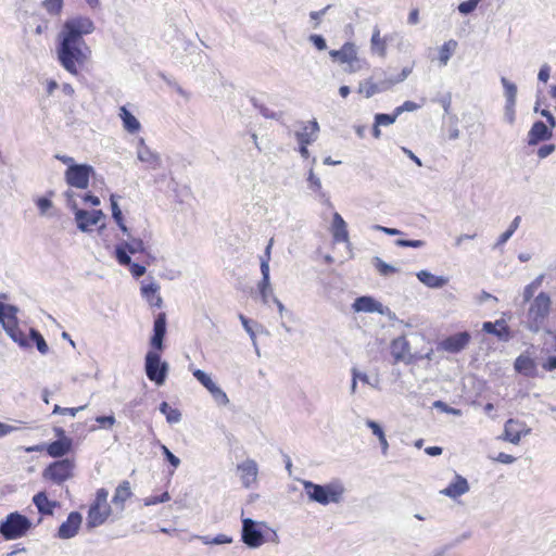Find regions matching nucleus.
Segmentation results:
<instances>
[{
  "instance_id": "1",
  "label": "nucleus",
  "mask_w": 556,
  "mask_h": 556,
  "mask_svg": "<svg viewBox=\"0 0 556 556\" xmlns=\"http://www.w3.org/2000/svg\"><path fill=\"white\" fill-rule=\"evenodd\" d=\"M94 30V24L87 16H75L63 24L56 48L58 60L70 74L77 76L91 56V50L84 36Z\"/></svg>"
},
{
  "instance_id": "2",
  "label": "nucleus",
  "mask_w": 556,
  "mask_h": 556,
  "mask_svg": "<svg viewBox=\"0 0 556 556\" xmlns=\"http://www.w3.org/2000/svg\"><path fill=\"white\" fill-rule=\"evenodd\" d=\"M551 307V296L545 292L539 293L534 298L528 309L526 320L527 328L532 332L546 330L548 325Z\"/></svg>"
},
{
  "instance_id": "3",
  "label": "nucleus",
  "mask_w": 556,
  "mask_h": 556,
  "mask_svg": "<svg viewBox=\"0 0 556 556\" xmlns=\"http://www.w3.org/2000/svg\"><path fill=\"white\" fill-rule=\"evenodd\" d=\"M109 492L104 488L96 491L94 498L87 511V527L89 529L102 526L111 516L112 508L108 502Z\"/></svg>"
},
{
  "instance_id": "4",
  "label": "nucleus",
  "mask_w": 556,
  "mask_h": 556,
  "mask_svg": "<svg viewBox=\"0 0 556 556\" xmlns=\"http://www.w3.org/2000/svg\"><path fill=\"white\" fill-rule=\"evenodd\" d=\"M31 527V521L26 516L14 511L0 522V533L7 541L17 540L25 536Z\"/></svg>"
},
{
  "instance_id": "5",
  "label": "nucleus",
  "mask_w": 556,
  "mask_h": 556,
  "mask_svg": "<svg viewBox=\"0 0 556 556\" xmlns=\"http://www.w3.org/2000/svg\"><path fill=\"white\" fill-rule=\"evenodd\" d=\"M304 490L311 501L319 503L321 505H328L329 503H339L343 494V488L340 485H319L311 481L304 482Z\"/></svg>"
},
{
  "instance_id": "6",
  "label": "nucleus",
  "mask_w": 556,
  "mask_h": 556,
  "mask_svg": "<svg viewBox=\"0 0 556 556\" xmlns=\"http://www.w3.org/2000/svg\"><path fill=\"white\" fill-rule=\"evenodd\" d=\"M76 464L74 458H62L50 463L42 471L46 481L61 485L74 477Z\"/></svg>"
},
{
  "instance_id": "7",
  "label": "nucleus",
  "mask_w": 556,
  "mask_h": 556,
  "mask_svg": "<svg viewBox=\"0 0 556 556\" xmlns=\"http://www.w3.org/2000/svg\"><path fill=\"white\" fill-rule=\"evenodd\" d=\"M0 323L13 341L22 346H29L27 336L20 329L16 308L0 302Z\"/></svg>"
},
{
  "instance_id": "8",
  "label": "nucleus",
  "mask_w": 556,
  "mask_h": 556,
  "mask_svg": "<svg viewBox=\"0 0 556 556\" xmlns=\"http://www.w3.org/2000/svg\"><path fill=\"white\" fill-rule=\"evenodd\" d=\"M329 55L333 62L345 64V72L348 73L358 72L363 67L357 47L353 42H345L339 50H330Z\"/></svg>"
},
{
  "instance_id": "9",
  "label": "nucleus",
  "mask_w": 556,
  "mask_h": 556,
  "mask_svg": "<svg viewBox=\"0 0 556 556\" xmlns=\"http://www.w3.org/2000/svg\"><path fill=\"white\" fill-rule=\"evenodd\" d=\"M410 73V67H404L402 72L394 78H386L379 83H374L370 79L365 80L364 83L359 84L358 92L363 93L366 98H370L378 92L387 91L393 88V86L396 84L405 80Z\"/></svg>"
},
{
  "instance_id": "10",
  "label": "nucleus",
  "mask_w": 556,
  "mask_h": 556,
  "mask_svg": "<svg viewBox=\"0 0 556 556\" xmlns=\"http://www.w3.org/2000/svg\"><path fill=\"white\" fill-rule=\"evenodd\" d=\"M167 364L161 361V352L153 350L147 353L146 374L151 381L159 386L163 384L167 376Z\"/></svg>"
},
{
  "instance_id": "11",
  "label": "nucleus",
  "mask_w": 556,
  "mask_h": 556,
  "mask_svg": "<svg viewBox=\"0 0 556 556\" xmlns=\"http://www.w3.org/2000/svg\"><path fill=\"white\" fill-rule=\"evenodd\" d=\"M541 114L546 117L548 125L539 121L535 122L528 132V144L535 146L541 141L552 138L553 128L556 126V121L553 114L547 110H542Z\"/></svg>"
},
{
  "instance_id": "12",
  "label": "nucleus",
  "mask_w": 556,
  "mask_h": 556,
  "mask_svg": "<svg viewBox=\"0 0 556 556\" xmlns=\"http://www.w3.org/2000/svg\"><path fill=\"white\" fill-rule=\"evenodd\" d=\"M93 168L87 164L70 165L65 172L66 182L77 189H86L89 185Z\"/></svg>"
},
{
  "instance_id": "13",
  "label": "nucleus",
  "mask_w": 556,
  "mask_h": 556,
  "mask_svg": "<svg viewBox=\"0 0 556 556\" xmlns=\"http://www.w3.org/2000/svg\"><path fill=\"white\" fill-rule=\"evenodd\" d=\"M471 341V334L468 331H462L448 336L438 343V350L451 354L462 352Z\"/></svg>"
},
{
  "instance_id": "14",
  "label": "nucleus",
  "mask_w": 556,
  "mask_h": 556,
  "mask_svg": "<svg viewBox=\"0 0 556 556\" xmlns=\"http://www.w3.org/2000/svg\"><path fill=\"white\" fill-rule=\"evenodd\" d=\"M529 432L525 422L517 419H508L504 426V432L501 437L502 440L518 444L522 435Z\"/></svg>"
},
{
  "instance_id": "15",
  "label": "nucleus",
  "mask_w": 556,
  "mask_h": 556,
  "mask_svg": "<svg viewBox=\"0 0 556 556\" xmlns=\"http://www.w3.org/2000/svg\"><path fill=\"white\" fill-rule=\"evenodd\" d=\"M144 251L143 241L141 239H132L130 242L119 244L115 249L116 260L121 265L128 266L130 264V254H136Z\"/></svg>"
},
{
  "instance_id": "16",
  "label": "nucleus",
  "mask_w": 556,
  "mask_h": 556,
  "mask_svg": "<svg viewBox=\"0 0 556 556\" xmlns=\"http://www.w3.org/2000/svg\"><path fill=\"white\" fill-rule=\"evenodd\" d=\"M104 217L101 210H93L91 212L86 210H77L75 213V219L77 226L81 231H90L91 227L98 225V223Z\"/></svg>"
},
{
  "instance_id": "17",
  "label": "nucleus",
  "mask_w": 556,
  "mask_h": 556,
  "mask_svg": "<svg viewBox=\"0 0 556 556\" xmlns=\"http://www.w3.org/2000/svg\"><path fill=\"white\" fill-rule=\"evenodd\" d=\"M166 334V314L160 312L154 319L153 336L150 339V345L153 350L162 352L164 350V338Z\"/></svg>"
},
{
  "instance_id": "18",
  "label": "nucleus",
  "mask_w": 556,
  "mask_h": 556,
  "mask_svg": "<svg viewBox=\"0 0 556 556\" xmlns=\"http://www.w3.org/2000/svg\"><path fill=\"white\" fill-rule=\"evenodd\" d=\"M242 541L250 547H258L264 543V536L252 519L243 520Z\"/></svg>"
},
{
  "instance_id": "19",
  "label": "nucleus",
  "mask_w": 556,
  "mask_h": 556,
  "mask_svg": "<svg viewBox=\"0 0 556 556\" xmlns=\"http://www.w3.org/2000/svg\"><path fill=\"white\" fill-rule=\"evenodd\" d=\"M83 517L78 511L68 514L66 520L59 527L58 536L60 539L74 538L81 526Z\"/></svg>"
},
{
  "instance_id": "20",
  "label": "nucleus",
  "mask_w": 556,
  "mask_h": 556,
  "mask_svg": "<svg viewBox=\"0 0 556 556\" xmlns=\"http://www.w3.org/2000/svg\"><path fill=\"white\" fill-rule=\"evenodd\" d=\"M74 442L72 438H63L46 444L45 451L52 458H62L73 452Z\"/></svg>"
},
{
  "instance_id": "21",
  "label": "nucleus",
  "mask_w": 556,
  "mask_h": 556,
  "mask_svg": "<svg viewBox=\"0 0 556 556\" xmlns=\"http://www.w3.org/2000/svg\"><path fill=\"white\" fill-rule=\"evenodd\" d=\"M330 232L333 243H349V231L345 220L339 213H333L332 223L330 225Z\"/></svg>"
},
{
  "instance_id": "22",
  "label": "nucleus",
  "mask_w": 556,
  "mask_h": 556,
  "mask_svg": "<svg viewBox=\"0 0 556 556\" xmlns=\"http://www.w3.org/2000/svg\"><path fill=\"white\" fill-rule=\"evenodd\" d=\"M238 471L244 488H250L256 482L258 470L254 460L248 459L238 465Z\"/></svg>"
},
{
  "instance_id": "23",
  "label": "nucleus",
  "mask_w": 556,
  "mask_h": 556,
  "mask_svg": "<svg viewBox=\"0 0 556 556\" xmlns=\"http://www.w3.org/2000/svg\"><path fill=\"white\" fill-rule=\"evenodd\" d=\"M468 490L469 484L467 480L464 477L456 475L454 480L445 489L441 491V494H444L452 498H456L467 493Z\"/></svg>"
},
{
  "instance_id": "24",
  "label": "nucleus",
  "mask_w": 556,
  "mask_h": 556,
  "mask_svg": "<svg viewBox=\"0 0 556 556\" xmlns=\"http://www.w3.org/2000/svg\"><path fill=\"white\" fill-rule=\"evenodd\" d=\"M33 503L37 507L38 511L43 516H51L58 502L49 500L46 492L41 491L34 495Z\"/></svg>"
},
{
  "instance_id": "25",
  "label": "nucleus",
  "mask_w": 556,
  "mask_h": 556,
  "mask_svg": "<svg viewBox=\"0 0 556 556\" xmlns=\"http://www.w3.org/2000/svg\"><path fill=\"white\" fill-rule=\"evenodd\" d=\"M193 377L205 388L207 391H210L215 397H223L227 400L226 393L218 388L215 382L212 380V378L204 372L201 369L193 370Z\"/></svg>"
},
{
  "instance_id": "26",
  "label": "nucleus",
  "mask_w": 556,
  "mask_h": 556,
  "mask_svg": "<svg viewBox=\"0 0 556 556\" xmlns=\"http://www.w3.org/2000/svg\"><path fill=\"white\" fill-rule=\"evenodd\" d=\"M132 496L130 482L125 480L115 489L112 502L115 506L124 508L125 503Z\"/></svg>"
},
{
  "instance_id": "27",
  "label": "nucleus",
  "mask_w": 556,
  "mask_h": 556,
  "mask_svg": "<svg viewBox=\"0 0 556 556\" xmlns=\"http://www.w3.org/2000/svg\"><path fill=\"white\" fill-rule=\"evenodd\" d=\"M355 312H381V304L370 296H359L353 303Z\"/></svg>"
},
{
  "instance_id": "28",
  "label": "nucleus",
  "mask_w": 556,
  "mask_h": 556,
  "mask_svg": "<svg viewBox=\"0 0 556 556\" xmlns=\"http://www.w3.org/2000/svg\"><path fill=\"white\" fill-rule=\"evenodd\" d=\"M142 296L148 301L150 306L160 308L163 304L162 298L159 295V286L155 283L144 285L141 288Z\"/></svg>"
},
{
  "instance_id": "29",
  "label": "nucleus",
  "mask_w": 556,
  "mask_h": 556,
  "mask_svg": "<svg viewBox=\"0 0 556 556\" xmlns=\"http://www.w3.org/2000/svg\"><path fill=\"white\" fill-rule=\"evenodd\" d=\"M118 115L123 122L124 128L128 132L137 134L140 130L141 125H140L139 121L127 110L126 106L119 108Z\"/></svg>"
},
{
  "instance_id": "30",
  "label": "nucleus",
  "mask_w": 556,
  "mask_h": 556,
  "mask_svg": "<svg viewBox=\"0 0 556 556\" xmlns=\"http://www.w3.org/2000/svg\"><path fill=\"white\" fill-rule=\"evenodd\" d=\"M482 328L485 332L494 334L498 338L508 337L509 334V327L503 319L496 320L495 323L485 321Z\"/></svg>"
},
{
  "instance_id": "31",
  "label": "nucleus",
  "mask_w": 556,
  "mask_h": 556,
  "mask_svg": "<svg viewBox=\"0 0 556 556\" xmlns=\"http://www.w3.org/2000/svg\"><path fill=\"white\" fill-rule=\"evenodd\" d=\"M535 368L536 366L534 361L529 356L520 355L515 361V369L526 376H533Z\"/></svg>"
},
{
  "instance_id": "32",
  "label": "nucleus",
  "mask_w": 556,
  "mask_h": 556,
  "mask_svg": "<svg viewBox=\"0 0 556 556\" xmlns=\"http://www.w3.org/2000/svg\"><path fill=\"white\" fill-rule=\"evenodd\" d=\"M319 127L316 121L308 122L304 125L302 131L296 134V138L300 143L309 144L314 141V136L318 131Z\"/></svg>"
},
{
  "instance_id": "33",
  "label": "nucleus",
  "mask_w": 556,
  "mask_h": 556,
  "mask_svg": "<svg viewBox=\"0 0 556 556\" xmlns=\"http://www.w3.org/2000/svg\"><path fill=\"white\" fill-rule=\"evenodd\" d=\"M417 278L427 287L441 288L446 283V279L440 276H435L427 270H420L417 274Z\"/></svg>"
},
{
  "instance_id": "34",
  "label": "nucleus",
  "mask_w": 556,
  "mask_h": 556,
  "mask_svg": "<svg viewBox=\"0 0 556 556\" xmlns=\"http://www.w3.org/2000/svg\"><path fill=\"white\" fill-rule=\"evenodd\" d=\"M457 46L458 43L454 39H450L441 46V48L439 49L440 66H445L447 64L448 60L454 54Z\"/></svg>"
},
{
  "instance_id": "35",
  "label": "nucleus",
  "mask_w": 556,
  "mask_h": 556,
  "mask_svg": "<svg viewBox=\"0 0 556 556\" xmlns=\"http://www.w3.org/2000/svg\"><path fill=\"white\" fill-rule=\"evenodd\" d=\"M110 201H111V210H112V216H113V219L115 220V223L117 224V226L119 227V229L124 232V233H128V228L125 224V219H124V216H123V213L117 204V201H116V195L112 194L111 198H110Z\"/></svg>"
},
{
  "instance_id": "36",
  "label": "nucleus",
  "mask_w": 556,
  "mask_h": 556,
  "mask_svg": "<svg viewBox=\"0 0 556 556\" xmlns=\"http://www.w3.org/2000/svg\"><path fill=\"white\" fill-rule=\"evenodd\" d=\"M366 425L368 428L371 429L372 433L378 438L380 445H381V451L386 455L389 450V443L387 441V438H386V434H384L382 428L380 427V425L378 422L370 420V419H368L366 421Z\"/></svg>"
},
{
  "instance_id": "37",
  "label": "nucleus",
  "mask_w": 556,
  "mask_h": 556,
  "mask_svg": "<svg viewBox=\"0 0 556 556\" xmlns=\"http://www.w3.org/2000/svg\"><path fill=\"white\" fill-rule=\"evenodd\" d=\"M370 42H371V49L374 52L378 53L380 56L386 55L387 40L381 37L380 30L378 28L374 29Z\"/></svg>"
},
{
  "instance_id": "38",
  "label": "nucleus",
  "mask_w": 556,
  "mask_h": 556,
  "mask_svg": "<svg viewBox=\"0 0 556 556\" xmlns=\"http://www.w3.org/2000/svg\"><path fill=\"white\" fill-rule=\"evenodd\" d=\"M160 410L166 416L169 424L178 422L181 414L177 408H173L167 402H162Z\"/></svg>"
},
{
  "instance_id": "39",
  "label": "nucleus",
  "mask_w": 556,
  "mask_h": 556,
  "mask_svg": "<svg viewBox=\"0 0 556 556\" xmlns=\"http://www.w3.org/2000/svg\"><path fill=\"white\" fill-rule=\"evenodd\" d=\"M29 334L30 340L36 344L38 351L41 354H47L49 352V346L43 337L41 336V333L38 330L31 328L29 330Z\"/></svg>"
},
{
  "instance_id": "40",
  "label": "nucleus",
  "mask_w": 556,
  "mask_h": 556,
  "mask_svg": "<svg viewBox=\"0 0 556 556\" xmlns=\"http://www.w3.org/2000/svg\"><path fill=\"white\" fill-rule=\"evenodd\" d=\"M43 8L51 15H59L63 9V0H45Z\"/></svg>"
},
{
  "instance_id": "41",
  "label": "nucleus",
  "mask_w": 556,
  "mask_h": 556,
  "mask_svg": "<svg viewBox=\"0 0 556 556\" xmlns=\"http://www.w3.org/2000/svg\"><path fill=\"white\" fill-rule=\"evenodd\" d=\"M170 500L169 493L167 491H164L161 494H152L144 498V505L146 506H152L160 503H165Z\"/></svg>"
},
{
  "instance_id": "42",
  "label": "nucleus",
  "mask_w": 556,
  "mask_h": 556,
  "mask_svg": "<svg viewBox=\"0 0 556 556\" xmlns=\"http://www.w3.org/2000/svg\"><path fill=\"white\" fill-rule=\"evenodd\" d=\"M397 116L399 115L396 114L395 111L392 114L379 113V114H376L375 122H376L377 126H381V125L388 126V125L393 124L396 121Z\"/></svg>"
},
{
  "instance_id": "43",
  "label": "nucleus",
  "mask_w": 556,
  "mask_h": 556,
  "mask_svg": "<svg viewBox=\"0 0 556 556\" xmlns=\"http://www.w3.org/2000/svg\"><path fill=\"white\" fill-rule=\"evenodd\" d=\"M87 405H81L78 407H61L60 405H54L52 414L70 415L72 417H75L78 412L85 409Z\"/></svg>"
},
{
  "instance_id": "44",
  "label": "nucleus",
  "mask_w": 556,
  "mask_h": 556,
  "mask_svg": "<svg viewBox=\"0 0 556 556\" xmlns=\"http://www.w3.org/2000/svg\"><path fill=\"white\" fill-rule=\"evenodd\" d=\"M375 267L379 271V274L382 276L393 275L397 271V269L395 267L384 263L380 258H377L375 261Z\"/></svg>"
},
{
  "instance_id": "45",
  "label": "nucleus",
  "mask_w": 556,
  "mask_h": 556,
  "mask_svg": "<svg viewBox=\"0 0 556 556\" xmlns=\"http://www.w3.org/2000/svg\"><path fill=\"white\" fill-rule=\"evenodd\" d=\"M258 291L263 303H267L268 296L271 293L270 281L261 279V281L258 282Z\"/></svg>"
},
{
  "instance_id": "46",
  "label": "nucleus",
  "mask_w": 556,
  "mask_h": 556,
  "mask_svg": "<svg viewBox=\"0 0 556 556\" xmlns=\"http://www.w3.org/2000/svg\"><path fill=\"white\" fill-rule=\"evenodd\" d=\"M480 1L481 0H466L462 3H459L458 11L462 14H469L472 11H475V9L477 8V5L479 4Z\"/></svg>"
},
{
  "instance_id": "47",
  "label": "nucleus",
  "mask_w": 556,
  "mask_h": 556,
  "mask_svg": "<svg viewBox=\"0 0 556 556\" xmlns=\"http://www.w3.org/2000/svg\"><path fill=\"white\" fill-rule=\"evenodd\" d=\"M502 84L505 88V94L509 101H514L517 94V88L514 84L508 81L505 77L502 78Z\"/></svg>"
},
{
  "instance_id": "48",
  "label": "nucleus",
  "mask_w": 556,
  "mask_h": 556,
  "mask_svg": "<svg viewBox=\"0 0 556 556\" xmlns=\"http://www.w3.org/2000/svg\"><path fill=\"white\" fill-rule=\"evenodd\" d=\"M419 105L413 101H405L402 105L396 106L394 110L397 115H401L403 112H413L417 110Z\"/></svg>"
},
{
  "instance_id": "49",
  "label": "nucleus",
  "mask_w": 556,
  "mask_h": 556,
  "mask_svg": "<svg viewBox=\"0 0 556 556\" xmlns=\"http://www.w3.org/2000/svg\"><path fill=\"white\" fill-rule=\"evenodd\" d=\"M161 450L165 456V458L170 463L174 468H177L180 464V460L177 456H175L165 445L161 446Z\"/></svg>"
},
{
  "instance_id": "50",
  "label": "nucleus",
  "mask_w": 556,
  "mask_h": 556,
  "mask_svg": "<svg viewBox=\"0 0 556 556\" xmlns=\"http://www.w3.org/2000/svg\"><path fill=\"white\" fill-rule=\"evenodd\" d=\"M37 207L41 214H46L52 207V202L46 197H41L36 201Z\"/></svg>"
},
{
  "instance_id": "51",
  "label": "nucleus",
  "mask_w": 556,
  "mask_h": 556,
  "mask_svg": "<svg viewBox=\"0 0 556 556\" xmlns=\"http://www.w3.org/2000/svg\"><path fill=\"white\" fill-rule=\"evenodd\" d=\"M396 245L403 247V248H420L424 245V241L421 240H405V239H399L395 241Z\"/></svg>"
},
{
  "instance_id": "52",
  "label": "nucleus",
  "mask_w": 556,
  "mask_h": 556,
  "mask_svg": "<svg viewBox=\"0 0 556 556\" xmlns=\"http://www.w3.org/2000/svg\"><path fill=\"white\" fill-rule=\"evenodd\" d=\"M309 40L320 51L327 48L326 40L320 35H311Z\"/></svg>"
},
{
  "instance_id": "53",
  "label": "nucleus",
  "mask_w": 556,
  "mask_h": 556,
  "mask_svg": "<svg viewBox=\"0 0 556 556\" xmlns=\"http://www.w3.org/2000/svg\"><path fill=\"white\" fill-rule=\"evenodd\" d=\"M434 406L440 408L441 410L447 413V414H452V415H460V409H457V408H453V407H450L448 405H446L444 402L442 401H437L434 403Z\"/></svg>"
},
{
  "instance_id": "54",
  "label": "nucleus",
  "mask_w": 556,
  "mask_h": 556,
  "mask_svg": "<svg viewBox=\"0 0 556 556\" xmlns=\"http://www.w3.org/2000/svg\"><path fill=\"white\" fill-rule=\"evenodd\" d=\"M330 8V5H327L323 10L319 11H313L309 13V17L315 22V27H317L320 23L321 16L327 12V10Z\"/></svg>"
},
{
  "instance_id": "55",
  "label": "nucleus",
  "mask_w": 556,
  "mask_h": 556,
  "mask_svg": "<svg viewBox=\"0 0 556 556\" xmlns=\"http://www.w3.org/2000/svg\"><path fill=\"white\" fill-rule=\"evenodd\" d=\"M554 150H555L554 144H544L541 148H539L538 155L540 159H544V157L548 156L551 153H553Z\"/></svg>"
},
{
  "instance_id": "56",
  "label": "nucleus",
  "mask_w": 556,
  "mask_h": 556,
  "mask_svg": "<svg viewBox=\"0 0 556 556\" xmlns=\"http://www.w3.org/2000/svg\"><path fill=\"white\" fill-rule=\"evenodd\" d=\"M130 271L134 277H141L146 273V267L143 265L137 264V263H130Z\"/></svg>"
},
{
  "instance_id": "57",
  "label": "nucleus",
  "mask_w": 556,
  "mask_h": 556,
  "mask_svg": "<svg viewBox=\"0 0 556 556\" xmlns=\"http://www.w3.org/2000/svg\"><path fill=\"white\" fill-rule=\"evenodd\" d=\"M96 421L103 427H112L115 424L114 416H99Z\"/></svg>"
},
{
  "instance_id": "58",
  "label": "nucleus",
  "mask_w": 556,
  "mask_h": 556,
  "mask_svg": "<svg viewBox=\"0 0 556 556\" xmlns=\"http://www.w3.org/2000/svg\"><path fill=\"white\" fill-rule=\"evenodd\" d=\"M357 379L362 380L363 382H368V377L366 374H359L356 369H353L352 392H355Z\"/></svg>"
},
{
  "instance_id": "59",
  "label": "nucleus",
  "mask_w": 556,
  "mask_h": 556,
  "mask_svg": "<svg viewBox=\"0 0 556 556\" xmlns=\"http://www.w3.org/2000/svg\"><path fill=\"white\" fill-rule=\"evenodd\" d=\"M543 369L546 371H553L556 369V355L549 356L546 358V361L542 364Z\"/></svg>"
},
{
  "instance_id": "60",
  "label": "nucleus",
  "mask_w": 556,
  "mask_h": 556,
  "mask_svg": "<svg viewBox=\"0 0 556 556\" xmlns=\"http://www.w3.org/2000/svg\"><path fill=\"white\" fill-rule=\"evenodd\" d=\"M494 459L502 464H511L515 462V457L513 455L503 452L500 453Z\"/></svg>"
},
{
  "instance_id": "61",
  "label": "nucleus",
  "mask_w": 556,
  "mask_h": 556,
  "mask_svg": "<svg viewBox=\"0 0 556 556\" xmlns=\"http://www.w3.org/2000/svg\"><path fill=\"white\" fill-rule=\"evenodd\" d=\"M262 279L269 280V260H261Z\"/></svg>"
},
{
  "instance_id": "62",
  "label": "nucleus",
  "mask_w": 556,
  "mask_h": 556,
  "mask_svg": "<svg viewBox=\"0 0 556 556\" xmlns=\"http://www.w3.org/2000/svg\"><path fill=\"white\" fill-rule=\"evenodd\" d=\"M538 78H539V80H541L543 83H546L548 80V78H549V67L547 65H544V66H542L540 68Z\"/></svg>"
},
{
  "instance_id": "63",
  "label": "nucleus",
  "mask_w": 556,
  "mask_h": 556,
  "mask_svg": "<svg viewBox=\"0 0 556 556\" xmlns=\"http://www.w3.org/2000/svg\"><path fill=\"white\" fill-rule=\"evenodd\" d=\"M407 22L410 25H415L419 22V10L418 9L415 8L409 12Z\"/></svg>"
},
{
  "instance_id": "64",
  "label": "nucleus",
  "mask_w": 556,
  "mask_h": 556,
  "mask_svg": "<svg viewBox=\"0 0 556 556\" xmlns=\"http://www.w3.org/2000/svg\"><path fill=\"white\" fill-rule=\"evenodd\" d=\"M59 87L58 83L53 79L47 81L46 91L48 96H51L54 90Z\"/></svg>"
}]
</instances>
